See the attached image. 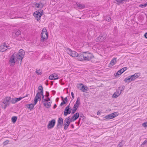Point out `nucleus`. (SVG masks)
<instances>
[{
	"instance_id": "53",
	"label": "nucleus",
	"mask_w": 147,
	"mask_h": 147,
	"mask_svg": "<svg viewBox=\"0 0 147 147\" xmlns=\"http://www.w3.org/2000/svg\"><path fill=\"white\" fill-rule=\"evenodd\" d=\"M117 27L116 26L114 28V31L116 33L117 32Z\"/></svg>"
},
{
	"instance_id": "59",
	"label": "nucleus",
	"mask_w": 147,
	"mask_h": 147,
	"mask_svg": "<svg viewBox=\"0 0 147 147\" xmlns=\"http://www.w3.org/2000/svg\"><path fill=\"white\" fill-rule=\"evenodd\" d=\"M144 36L147 39V32L144 34Z\"/></svg>"
},
{
	"instance_id": "42",
	"label": "nucleus",
	"mask_w": 147,
	"mask_h": 147,
	"mask_svg": "<svg viewBox=\"0 0 147 147\" xmlns=\"http://www.w3.org/2000/svg\"><path fill=\"white\" fill-rule=\"evenodd\" d=\"M147 145V140H145L143 143L141 144V146H144V145L145 144Z\"/></svg>"
},
{
	"instance_id": "51",
	"label": "nucleus",
	"mask_w": 147,
	"mask_h": 147,
	"mask_svg": "<svg viewBox=\"0 0 147 147\" xmlns=\"http://www.w3.org/2000/svg\"><path fill=\"white\" fill-rule=\"evenodd\" d=\"M123 144L121 142L120 144H119L117 146V147H121L123 146Z\"/></svg>"
},
{
	"instance_id": "63",
	"label": "nucleus",
	"mask_w": 147,
	"mask_h": 147,
	"mask_svg": "<svg viewBox=\"0 0 147 147\" xmlns=\"http://www.w3.org/2000/svg\"><path fill=\"white\" fill-rule=\"evenodd\" d=\"M97 115H100V113L99 112V111H98V112H97Z\"/></svg>"
},
{
	"instance_id": "8",
	"label": "nucleus",
	"mask_w": 147,
	"mask_h": 147,
	"mask_svg": "<svg viewBox=\"0 0 147 147\" xmlns=\"http://www.w3.org/2000/svg\"><path fill=\"white\" fill-rule=\"evenodd\" d=\"M68 53L72 57H75L78 56V53L75 51H72L70 49L68 48L67 50Z\"/></svg>"
},
{
	"instance_id": "41",
	"label": "nucleus",
	"mask_w": 147,
	"mask_h": 147,
	"mask_svg": "<svg viewBox=\"0 0 147 147\" xmlns=\"http://www.w3.org/2000/svg\"><path fill=\"white\" fill-rule=\"evenodd\" d=\"M25 96L22 97H20L18 98H16V102H17L18 101H19L21 100L23 98H24L25 97Z\"/></svg>"
},
{
	"instance_id": "19",
	"label": "nucleus",
	"mask_w": 147,
	"mask_h": 147,
	"mask_svg": "<svg viewBox=\"0 0 147 147\" xmlns=\"http://www.w3.org/2000/svg\"><path fill=\"white\" fill-rule=\"evenodd\" d=\"M137 74L138 73H136L135 74L130 76L131 78V80L132 81L138 78V76L137 75Z\"/></svg>"
},
{
	"instance_id": "27",
	"label": "nucleus",
	"mask_w": 147,
	"mask_h": 147,
	"mask_svg": "<svg viewBox=\"0 0 147 147\" xmlns=\"http://www.w3.org/2000/svg\"><path fill=\"white\" fill-rule=\"evenodd\" d=\"M44 106L47 108H49L51 106V104L49 102L47 103H44Z\"/></svg>"
},
{
	"instance_id": "28",
	"label": "nucleus",
	"mask_w": 147,
	"mask_h": 147,
	"mask_svg": "<svg viewBox=\"0 0 147 147\" xmlns=\"http://www.w3.org/2000/svg\"><path fill=\"white\" fill-rule=\"evenodd\" d=\"M44 106L47 108H49L51 106V104L49 102L47 103H44Z\"/></svg>"
},
{
	"instance_id": "17",
	"label": "nucleus",
	"mask_w": 147,
	"mask_h": 147,
	"mask_svg": "<svg viewBox=\"0 0 147 147\" xmlns=\"http://www.w3.org/2000/svg\"><path fill=\"white\" fill-rule=\"evenodd\" d=\"M76 4L78 7L79 9H83L85 7V6L84 4H81L79 2H76Z\"/></svg>"
},
{
	"instance_id": "21",
	"label": "nucleus",
	"mask_w": 147,
	"mask_h": 147,
	"mask_svg": "<svg viewBox=\"0 0 147 147\" xmlns=\"http://www.w3.org/2000/svg\"><path fill=\"white\" fill-rule=\"evenodd\" d=\"M123 72V71L121 70V69H120L116 73H115L114 74V75L116 77H118L117 76H119Z\"/></svg>"
},
{
	"instance_id": "45",
	"label": "nucleus",
	"mask_w": 147,
	"mask_h": 147,
	"mask_svg": "<svg viewBox=\"0 0 147 147\" xmlns=\"http://www.w3.org/2000/svg\"><path fill=\"white\" fill-rule=\"evenodd\" d=\"M9 142V141L8 140H7L5 141V142H4L3 143L4 145H7L8 144Z\"/></svg>"
},
{
	"instance_id": "55",
	"label": "nucleus",
	"mask_w": 147,
	"mask_h": 147,
	"mask_svg": "<svg viewBox=\"0 0 147 147\" xmlns=\"http://www.w3.org/2000/svg\"><path fill=\"white\" fill-rule=\"evenodd\" d=\"M4 45V47H6V48H7L8 47L6 45V44H5V42H4L3 44V45ZM8 47H9V46Z\"/></svg>"
},
{
	"instance_id": "57",
	"label": "nucleus",
	"mask_w": 147,
	"mask_h": 147,
	"mask_svg": "<svg viewBox=\"0 0 147 147\" xmlns=\"http://www.w3.org/2000/svg\"><path fill=\"white\" fill-rule=\"evenodd\" d=\"M71 94L72 96V99H73L74 98V94L73 92H71Z\"/></svg>"
},
{
	"instance_id": "29",
	"label": "nucleus",
	"mask_w": 147,
	"mask_h": 147,
	"mask_svg": "<svg viewBox=\"0 0 147 147\" xmlns=\"http://www.w3.org/2000/svg\"><path fill=\"white\" fill-rule=\"evenodd\" d=\"M80 116L79 114L77 112L74 114L72 116L74 117L75 119L76 120Z\"/></svg>"
},
{
	"instance_id": "24",
	"label": "nucleus",
	"mask_w": 147,
	"mask_h": 147,
	"mask_svg": "<svg viewBox=\"0 0 147 147\" xmlns=\"http://www.w3.org/2000/svg\"><path fill=\"white\" fill-rule=\"evenodd\" d=\"M88 89V88L87 86L83 85L80 89V90L82 92H84L87 90Z\"/></svg>"
},
{
	"instance_id": "34",
	"label": "nucleus",
	"mask_w": 147,
	"mask_h": 147,
	"mask_svg": "<svg viewBox=\"0 0 147 147\" xmlns=\"http://www.w3.org/2000/svg\"><path fill=\"white\" fill-rule=\"evenodd\" d=\"M20 30L17 31L15 33L16 36H18L19 35H20Z\"/></svg>"
},
{
	"instance_id": "1",
	"label": "nucleus",
	"mask_w": 147,
	"mask_h": 147,
	"mask_svg": "<svg viewBox=\"0 0 147 147\" xmlns=\"http://www.w3.org/2000/svg\"><path fill=\"white\" fill-rule=\"evenodd\" d=\"M48 38V34L47 29L43 28L41 33L40 41L43 42L47 40Z\"/></svg>"
},
{
	"instance_id": "9",
	"label": "nucleus",
	"mask_w": 147,
	"mask_h": 147,
	"mask_svg": "<svg viewBox=\"0 0 147 147\" xmlns=\"http://www.w3.org/2000/svg\"><path fill=\"white\" fill-rule=\"evenodd\" d=\"M70 104L65 108L64 112V115L66 116L68 114H70L71 113V108H69Z\"/></svg>"
},
{
	"instance_id": "47",
	"label": "nucleus",
	"mask_w": 147,
	"mask_h": 147,
	"mask_svg": "<svg viewBox=\"0 0 147 147\" xmlns=\"http://www.w3.org/2000/svg\"><path fill=\"white\" fill-rule=\"evenodd\" d=\"M119 94H119V95H117V94H116L115 93H114L113 94V98H116L118 97Z\"/></svg>"
},
{
	"instance_id": "48",
	"label": "nucleus",
	"mask_w": 147,
	"mask_h": 147,
	"mask_svg": "<svg viewBox=\"0 0 147 147\" xmlns=\"http://www.w3.org/2000/svg\"><path fill=\"white\" fill-rule=\"evenodd\" d=\"M127 69V67H125L122 68L121 69V70L123 71V72L125 71Z\"/></svg>"
},
{
	"instance_id": "14",
	"label": "nucleus",
	"mask_w": 147,
	"mask_h": 147,
	"mask_svg": "<svg viewBox=\"0 0 147 147\" xmlns=\"http://www.w3.org/2000/svg\"><path fill=\"white\" fill-rule=\"evenodd\" d=\"M58 76L56 74H54L50 75L49 77V79L50 80H55L58 78Z\"/></svg>"
},
{
	"instance_id": "60",
	"label": "nucleus",
	"mask_w": 147,
	"mask_h": 147,
	"mask_svg": "<svg viewBox=\"0 0 147 147\" xmlns=\"http://www.w3.org/2000/svg\"><path fill=\"white\" fill-rule=\"evenodd\" d=\"M47 102H48L49 101H50V98L48 97H47Z\"/></svg>"
},
{
	"instance_id": "36",
	"label": "nucleus",
	"mask_w": 147,
	"mask_h": 147,
	"mask_svg": "<svg viewBox=\"0 0 147 147\" xmlns=\"http://www.w3.org/2000/svg\"><path fill=\"white\" fill-rule=\"evenodd\" d=\"M19 53L20 54H21L23 55H25V52L22 49H20L19 51Z\"/></svg>"
},
{
	"instance_id": "4",
	"label": "nucleus",
	"mask_w": 147,
	"mask_h": 147,
	"mask_svg": "<svg viewBox=\"0 0 147 147\" xmlns=\"http://www.w3.org/2000/svg\"><path fill=\"white\" fill-rule=\"evenodd\" d=\"M11 98L10 97H6L4 99L3 103L5 104L4 109L8 106L10 104Z\"/></svg>"
},
{
	"instance_id": "37",
	"label": "nucleus",
	"mask_w": 147,
	"mask_h": 147,
	"mask_svg": "<svg viewBox=\"0 0 147 147\" xmlns=\"http://www.w3.org/2000/svg\"><path fill=\"white\" fill-rule=\"evenodd\" d=\"M64 121L65 123L69 125L70 123L69 120H68V119H65Z\"/></svg>"
},
{
	"instance_id": "20",
	"label": "nucleus",
	"mask_w": 147,
	"mask_h": 147,
	"mask_svg": "<svg viewBox=\"0 0 147 147\" xmlns=\"http://www.w3.org/2000/svg\"><path fill=\"white\" fill-rule=\"evenodd\" d=\"M78 108V106L76 105H74L73 108L72 109V111L71 112V114H74Z\"/></svg>"
},
{
	"instance_id": "39",
	"label": "nucleus",
	"mask_w": 147,
	"mask_h": 147,
	"mask_svg": "<svg viewBox=\"0 0 147 147\" xmlns=\"http://www.w3.org/2000/svg\"><path fill=\"white\" fill-rule=\"evenodd\" d=\"M39 99V98H36V97H35L34 98V105H35L37 103L38 100Z\"/></svg>"
},
{
	"instance_id": "30",
	"label": "nucleus",
	"mask_w": 147,
	"mask_h": 147,
	"mask_svg": "<svg viewBox=\"0 0 147 147\" xmlns=\"http://www.w3.org/2000/svg\"><path fill=\"white\" fill-rule=\"evenodd\" d=\"M17 117L16 116H13L11 118L12 122L13 123H15L17 119Z\"/></svg>"
},
{
	"instance_id": "61",
	"label": "nucleus",
	"mask_w": 147,
	"mask_h": 147,
	"mask_svg": "<svg viewBox=\"0 0 147 147\" xmlns=\"http://www.w3.org/2000/svg\"><path fill=\"white\" fill-rule=\"evenodd\" d=\"M56 107H57V105H56V104H55L53 106V108L55 109L56 108Z\"/></svg>"
},
{
	"instance_id": "16",
	"label": "nucleus",
	"mask_w": 147,
	"mask_h": 147,
	"mask_svg": "<svg viewBox=\"0 0 147 147\" xmlns=\"http://www.w3.org/2000/svg\"><path fill=\"white\" fill-rule=\"evenodd\" d=\"M34 5L37 8H42L44 6V4L43 3L40 2L38 3H36L34 4Z\"/></svg>"
},
{
	"instance_id": "22",
	"label": "nucleus",
	"mask_w": 147,
	"mask_h": 147,
	"mask_svg": "<svg viewBox=\"0 0 147 147\" xmlns=\"http://www.w3.org/2000/svg\"><path fill=\"white\" fill-rule=\"evenodd\" d=\"M9 49V48H7V49H5L4 47V45H1L0 46V52H3L6 51L7 50V49Z\"/></svg>"
},
{
	"instance_id": "38",
	"label": "nucleus",
	"mask_w": 147,
	"mask_h": 147,
	"mask_svg": "<svg viewBox=\"0 0 147 147\" xmlns=\"http://www.w3.org/2000/svg\"><path fill=\"white\" fill-rule=\"evenodd\" d=\"M36 72L38 75H41L42 74V72L40 71V69L39 70L36 69Z\"/></svg>"
},
{
	"instance_id": "2",
	"label": "nucleus",
	"mask_w": 147,
	"mask_h": 147,
	"mask_svg": "<svg viewBox=\"0 0 147 147\" xmlns=\"http://www.w3.org/2000/svg\"><path fill=\"white\" fill-rule=\"evenodd\" d=\"M84 61H88L94 57L92 54L87 52H83Z\"/></svg>"
},
{
	"instance_id": "54",
	"label": "nucleus",
	"mask_w": 147,
	"mask_h": 147,
	"mask_svg": "<svg viewBox=\"0 0 147 147\" xmlns=\"http://www.w3.org/2000/svg\"><path fill=\"white\" fill-rule=\"evenodd\" d=\"M40 95H43V90H41L40 91V92H39Z\"/></svg>"
},
{
	"instance_id": "6",
	"label": "nucleus",
	"mask_w": 147,
	"mask_h": 147,
	"mask_svg": "<svg viewBox=\"0 0 147 147\" xmlns=\"http://www.w3.org/2000/svg\"><path fill=\"white\" fill-rule=\"evenodd\" d=\"M106 38V35L105 34H100L99 36L96 39L97 42H102Z\"/></svg>"
},
{
	"instance_id": "12",
	"label": "nucleus",
	"mask_w": 147,
	"mask_h": 147,
	"mask_svg": "<svg viewBox=\"0 0 147 147\" xmlns=\"http://www.w3.org/2000/svg\"><path fill=\"white\" fill-rule=\"evenodd\" d=\"M77 57H78L77 59L79 61H84L83 52H82V53L78 54V56Z\"/></svg>"
},
{
	"instance_id": "33",
	"label": "nucleus",
	"mask_w": 147,
	"mask_h": 147,
	"mask_svg": "<svg viewBox=\"0 0 147 147\" xmlns=\"http://www.w3.org/2000/svg\"><path fill=\"white\" fill-rule=\"evenodd\" d=\"M105 20L106 21L109 22L111 21V19L110 17L108 16H107L105 17Z\"/></svg>"
},
{
	"instance_id": "44",
	"label": "nucleus",
	"mask_w": 147,
	"mask_h": 147,
	"mask_svg": "<svg viewBox=\"0 0 147 147\" xmlns=\"http://www.w3.org/2000/svg\"><path fill=\"white\" fill-rule=\"evenodd\" d=\"M38 90H40V91H41V90H43V88L42 86H40L38 87Z\"/></svg>"
},
{
	"instance_id": "26",
	"label": "nucleus",
	"mask_w": 147,
	"mask_h": 147,
	"mask_svg": "<svg viewBox=\"0 0 147 147\" xmlns=\"http://www.w3.org/2000/svg\"><path fill=\"white\" fill-rule=\"evenodd\" d=\"M34 104L31 103L27 105V108L29 109L30 110L32 109L34 107Z\"/></svg>"
},
{
	"instance_id": "11",
	"label": "nucleus",
	"mask_w": 147,
	"mask_h": 147,
	"mask_svg": "<svg viewBox=\"0 0 147 147\" xmlns=\"http://www.w3.org/2000/svg\"><path fill=\"white\" fill-rule=\"evenodd\" d=\"M16 53H14L11 57L9 61L11 63V65H14L15 63V56Z\"/></svg>"
},
{
	"instance_id": "31",
	"label": "nucleus",
	"mask_w": 147,
	"mask_h": 147,
	"mask_svg": "<svg viewBox=\"0 0 147 147\" xmlns=\"http://www.w3.org/2000/svg\"><path fill=\"white\" fill-rule=\"evenodd\" d=\"M80 98L79 97H78L77 99V100L76 102V103H75V104L74 105H76V106L77 105V106H78V107H79V106L80 105Z\"/></svg>"
},
{
	"instance_id": "5",
	"label": "nucleus",
	"mask_w": 147,
	"mask_h": 147,
	"mask_svg": "<svg viewBox=\"0 0 147 147\" xmlns=\"http://www.w3.org/2000/svg\"><path fill=\"white\" fill-rule=\"evenodd\" d=\"M63 119L61 117H59L58 118L57 120V126L55 127L56 129L58 130L59 129L61 128L63 125Z\"/></svg>"
},
{
	"instance_id": "49",
	"label": "nucleus",
	"mask_w": 147,
	"mask_h": 147,
	"mask_svg": "<svg viewBox=\"0 0 147 147\" xmlns=\"http://www.w3.org/2000/svg\"><path fill=\"white\" fill-rule=\"evenodd\" d=\"M42 102L44 104V103H46L47 102V100L46 98L42 100Z\"/></svg>"
},
{
	"instance_id": "13",
	"label": "nucleus",
	"mask_w": 147,
	"mask_h": 147,
	"mask_svg": "<svg viewBox=\"0 0 147 147\" xmlns=\"http://www.w3.org/2000/svg\"><path fill=\"white\" fill-rule=\"evenodd\" d=\"M117 2V4L119 5L120 4H122L124 3L128 2L129 0H115Z\"/></svg>"
},
{
	"instance_id": "7",
	"label": "nucleus",
	"mask_w": 147,
	"mask_h": 147,
	"mask_svg": "<svg viewBox=\"0 0 147 147\" xmlns=\"http://www.w3.org/2000/svg\"><path fill=\"white\" fill-rule=\"evenodd\" d=\"M55 119H53L50 121L47 125L48 129H49L53 128L55 125Z\"/></svg>"
},
{
	"instance_id": "50",
	"label": "nucleus",
	"mask_w": 147,
	"mask_h": 147,
	"mask_svg": "<svg viewBox=\"0 0 147 147\" xmlns=\"http://www.w3.org/2000/svg\"><path fill=\"white\" fill-rule=\"evenodd\" d=\"M49 96V92H48L46 91V92L45 96L47 97H48Z\"/></svg>"
},
{
	"instance_id": "58",
	"label": "nucleus",
	"mask_w": 147,
	"mask_h": 147,
	"mask_svg": "<svg viewBox=\"0 0 147 147\" xmlns=\"http://www.w3.org/2000/svg\"><path fill=\"white\" fill-rule=\"evenodd\" d=\"M82 116L80 115V117L82 118V120H83L85 118V117L84 115H83V114H82Z\"/></svg>"
},
{
	"instance_id": "23",
	"label": "nucleus",
	"mask_w": 147,
	"mask_h": 147,
	"mask_svg": "<svg viewBox=\"0 0 147 147\" xmlns=\"http://www.w3.org/2000/svg\"><path fill=\"white\" fill-rule=\"evenodd\" d=\"M68 101V99L67 97H66L64 99V100H62V102L60 104V106H62L63 105L65 104Z\"/></svg>"
},
{
	"instance_id": "35",
	"label": "nucleus",
	"mask_w": 147,
	"mask_h": 147,
	"mask_svg": "<svg viewBox=\"0 0 147 147\" xmlns=\"http://www.w3.org/2000/svg\"><path fill=\"white\" fill-rule=\"evenodd\" d=\"M64 126V129L65 130H66L68 128L69 125L67 124H65L64 123L63 125Z\"/></svg>"
},
{
	"instance_id": "56",
	"label": "nucleus",
	"mask_w": 147,
	"mask_h": 147,
	"mask_svg": "<svg viewBox=\"0 0 147 147\" xmlns=\"http://www.w3.org/2000/svg\"><path fill=\"white\" fill-rule=\"evenodd\" d=\"M125 86H122V89L121 90L120 93H121L122 91H123L125 88Z\"/></svg>"
},
{
	"instance_id": "25",
	"label": "nucleus",
	"mask_w": 147,
	"mask_h": 147,
	"mask_svg": "<svg viewBox=\"0 0 147 147\" xmlns=\"http://www.w3.org/2000/svg\"><path fill=\"white\" fill-rule=\"evenodd\" d=\"M131 78L130 76H129L127 78H125L124 80V81L125 82H130L132 81L131 80Z\"/></svg>"
},
{
	"instance_id": "15",
	"label": "nucleus",
	"mask_w": 147,
	"mask_h": 147,
	"mask_svg": "<svg viewBox=\"0 0 147 147\" xmlns=\"http://www.w3.org/2000/svg\"><path fill=\"white\" fill-rule=\"evenodd\" d=\"M16 53L15 56H16L17 59L19 60H21V61L22 59L24 57V55H23L21 54H20L19 53Z\"/></svg>"
},
{
	"instance_id": "46",
	"label": "nucleus",
	"mask_w": 147,
	"mask_h": 147,
	"mask_svg": "<svg viewBox=\"0 0 147 147\" xmlns=\"http://www.w3.org/2000/svg\"><path fill=\"white\" fill-rule=\"evenodd\" d=\"M142 126L143 127H147V121L145 122L142 123Z\"/></svg>"
},
{
	"instance_id": "32",
	"label": "nucleus",
	"mask_w": 147,
	"mask_h": 147,
	"mask_svg": "<svg viewBox=\"0 0 147 147\" xmlns=\"http://www.w3.org/2000/svg\"><path fill=\"white\" fill-rule=\"evenodd\" d=\"M147 6L146 3L144 4H142L139 5V6L142 8L145 7Z\"/></svg>"
},
{
	"instance_id": "10",
	"label": "nucleus",
	"mask_w": 147,
	"mask_h": 147,
	"mask_svg": "<svg viewBox=\"0 0 147 147\" xmlns=\"http://www.w3.org/2000/svg\"><path fill=\"white\" fill-rule=\"evenodd\" d=\"M118 114L116 112H114L106 116L104 118L106 119H112L117 116Z\"/></svg>"
},
{
	"instance_id": "43",
	"label": "nucleus",
	"mask_w": 147,
	"mask_h": 147,
	"mask_svg": "<svg viewBox=\"0 0 147 147\" xmlns=\"http://www.w3.org/2000/svg\"><path fill=\"white\" fill-rule=\"evenodd\" d=\"M76 120L74 118V117H73L72 116V117H71V118L69 120V121H70V122H71L72 121H75Z\"/></svg>"
},
{
	"instance_id": "40",
	"label": "nucleus",
	"mask_w": 147,
	"mask_h": 147,
	"mask_svg": "<svg viewBox=\"0 0 147 147\" xmlns=\"http://www.w3.org/2000/svg\"><path fill=\"white\" fill-rule=\"evenodd\" d=\"M16 98H12V99L11 100V103L13 104L15 103L16 102Z\"/></svg>"
},
{
	"instance_id": "18",
	"label": "nucleus",
	"mask_w": 147,
	"mask_h": 147,
	"mask_svg": "<svg viewBox=\"0 0 147 147\" xmlns=\"http://www.w3.org/2000/svg\"><path fill=\"white\" fill-rule=\"evenodd\" d=\"M117 58H113L112 60L111 61H110L109 65H111L112 66H113L115 65L117 62Z\"/></svg>"
},
{
	"instance_id": "62",
	"label": "nucleus",
	"mask_w": 147,
	"mask_h": 147,
	"mask_svg": "<svg viewBox=\"0 0 147 147\" xmlns=\"http://www.w3.org/2000/svg\"><path fill=\"white\" fill-rule=\"evenodd\" d=\"M37 98H39V101H40L41 100V96H39L38 97H37Z\"/></svg>"
},
{
	"instance_id": "52",
	"label": "nucleus",
	"mask_w": 147,
	"mask_h": 147,
	"mask_svg": "<svg viewBox=\"0 0 147 147\" xmlns=\"http://www.w3.org/2000/svg\"><path fill=\"white\" fill-rule=\"evenodd\" d=\"M39 96H40V95L39 92H38L37 93L35 97H36L37 98L39 97Z\"/></svg>"
},
{
	"instance_id": "64",
	"label": "nucleus",
	"mask_w": 147,
	"mask_h": 147,
	"mask_svg": "<svg viewBox=\"0 0 147 147\" xmlns=\"http://www.w3.org/2000/svg\"><path fill=\"white\" fill-rule=\"evenodd\" d=\"M70 116L66 118L65 119H68V120H69L70 119Z\"/></svg>"
},
{
	"instance_id": "3",
	"label": "nucleus",
	"mask_w": 147,
	"mask_h": 147,
	"mask_svg": "<svg viewBox=\"0 0 147 147\" xmlns=\"http://www.w3.org/2000/svg\"><path fill=\"white\" fill-rule=\"evenodd\" d=\"M43 14V10L40 9L34 12L33 15L35 18L38 21L40 20L41 16Z\"/></svg>"
}]
</instances>
